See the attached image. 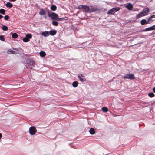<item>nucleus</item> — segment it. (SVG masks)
Listing matches in <instances>:
<instances>
[{
    "mask_svg": "<svg viewBox=\"0 0 155 155\" xmlns=\"http://www.w3.org/2000/svg\"><path fill=\"white\" fill-rule=\"evenodd\" d=\"M154 20L150 19V18H149L147 21V24L150 23L151 21H153Z\"/></svg>",
    "mask_w": 155,
    "mask_h": 155,
    "instance_id": "30",
    "label": "nucleus"
},
{
    "mask_svg": "<svg viewBox=\"0 0 155 155\" xmlns=\"http://www.w3.org/2000/svg\"><path fill=\"white\" fill-rule=\"evenodd\" d=\"M6 5L7 7H10V2H8L6 4Z\"/></svg>",
    "mask_w": 155,
    "mask_h": 155,
    "instance_id": "36",
    "label": "nucleus"
},
{
    "mask_svg": "<svg viewBox=\"0 0 155 155\" xmlns=\"http://www.w3.org/2000/svg\"><path fill=\"white\" fill-rule=\"evenodd\" d=\"M149 12V9L147 8L143 9L141 12H142L143 14V15H144V16H146L147 15V14Z\"/></svg>",
    "mask_w": 155,
    "mask_h": 155,
    "instance_id": "10",
    "label": "nucleus"
},
{
    "mask_svg": "<svg viewBox=\"0 0 155 155\" xmlns=\"http://www.w3.org/2000/svg\"><path fill=\"white\" fill-rule=\"evenodd\" d=\"M12 6H13L12 4L10 3V8H11L12 7Z\"/></svg>",
    "mask_w": 155,
    "mask_h": 155,
    "instance_id": "39",
    "label": "nucleus"
},
{
    "mask_svg": "<svg viewBox=\"0 0 155 155\" xmlns=\"http://www.w3.org/2000/svg\"><path fill=\"white\" fill-rule=\"evenodd\" d=\"M23 40L24 42H26L29 41V39L26 37H25L23 38Z\"/></svg>",
    "mask_w": 155,
    "mask_h": 155,
    "instance_id": "28",
    "label": "nucleus"
},
{
    "mask_svg": "<svg viewBox=\"0 0 155 155\" xmlns=\"http://www.w3.org/2000/svg\"><path fill=\"white\" fill-rule=\"evenodd\" d=\"M40 55L41 56L44 57L45 56L46 53H45L43 51H41L39 53Z\"/></svg>",
    "mask_w": 155,
    "mask_h": 155,
    "instance_id": "20",
    "label": "nucleus"
},
{
    "mask_svg": "<svg viewBox=\"0 0 155 155\" xmlns=\"http://www.w3.org/2000/svg\"><path fill=\"white\" fill-rule=\"evenodd\" d=\"M84 5H79L78 7V8L79 9H83Z\"/></svg>",
    "mask_w": 155,
    "mask_h": 155,
    "instance_id": "34",
    "label": "nucleus"
},
{
    "mask_svg": "<svg viewBox=\"0 0 155 155\" xmlns=\"http://www.w3.org/2000/svg\"><path fill=\"white\" fill-rule=\"evenodd\" d=\"M0 40L3 41H5V39L4 38L2 35L0 36Z\"/></svg>",
    "mask_w": 155,
    "mask_h": 155,
    "instance_id": "32",
    "label": "nucleus"
},
{
    "mask_svg": "<svg viewBox=\"0 0 155 155\" xmlns=\"http://www.w3.org/2000/svg\"><path fill=\"white\" fill-rule=\"evenodd\" d=\"M29 131L30 134L34 135L36 133L37 130L34 126H32L29 128Z\"/></svg>",
    "mask_w": 155,
    "mask_h": 155,
    "instance_id": "3",
    "label": "nucleus"
},
{
    "mask_svg": "<svg viewBox=\"0 0 155 155\" xmlns=\"http://www.w3.org/2000/svg\"><path fill=\"white\" fill-rule=\"evenodd\" d=\"M150 19H152L153 18H155V15H153L151 16L150 17H149Z\"/></svg>",
    "mask_w": 155,
    "mask_h": 155,
    "instance_id": "35",
    "label": "nucleus"
},
{
    "mask_svg": "<svg viewBox=\"0 0 155 155\" xmlns=\"http://www.w3.org/2000/svg\"><path fill=\"white\" fill-rule=\"evenodd\" d=\"M16 0H10V1H16Z\"/></svg>",
    "mask_w": 155,
    "mask_h": 155,
    "instance_id": "42",
    "label": "nucleus"
},
{
    "mask_svg": "<svg viewBox=\"0 0 155 155\" xmlns=\"http://www.w3.org/2000/svg\"><path fill=\"white\" fill-rule=\"evenodd\" d=\"M121 77L124 79H128L130 80H133L135 78L134 74L131 73L122 76Z\"/></svg>",
    "mask_w": 155,
    "mask_h": 155,
    "instance_id": "2",
    "label": "nucleus"
},
{
    "mask_svg": "<svg viewBox=\"0 0 155 155\" xmlns=\"http://www.w3.org/2000/svg\"><path fill=\"white\" fill-rule=\"evenodd\" d=\"M83 9L85 10V11L87 12H90V9L89 6L87 5H84Z\"/></svg>",
    "mask_w": 155,
    "mask_h": 155,
    "instance_id": "12",
    "label": "nucleus"
},
{
    "mask_svg": "<svg viewBox=\"0 0 155 155\" xmlns=\"http://www.w3.org/2000/svg\"><path fill=\"white\" fill-rule=\"evenodd\" d=\"M125 7L127 9L131 10H132L133 8V6L131 3H129L127 4L125 6Z\"/></svg>",
    "mask_w": 155,
    "mask_h": 155,
    "instance_id": "8",
    "label": "nucleus"
},
{
    "mask_svg": "<svg viewBox=\"0 0 155 155\" xmlns=\"http://www.w3.org/2000/svg\"><path fill=\"white\" fill-rule=\"evenodd\" d=\"M2 137V135L1 133H0V139Z\"/></svg>",
    "mask_w": 155,
    "mask_h": 155,
    "instance_id": "40",
    "label": "nucleus"
},
{
    "mask_svg": "<svg viewBox=\"0 0 155 155\" xmlns=\"http://www.w3.org/2000/svg\"><path fill=\"white\" fill-rule=\"evenodd\" d=\"M78 78L80 80V81L81 82L85 81H86V79L84 78H82V77H84V76L83 74H79L78 75Z\"/></svg>",
    "mask_w": 155,
    "mask_h": 155,
    "instance_id": "7",
    "label": "nucleus"
},
{
    "mask_svg": "<svg viewBox=\"0 0 155 155\" xmlns=\"http://www.w3.org/2000/svg\"><path fill=\"white\" fill-rule=\"evenodd\" d=\"M0 13L2 14H5V10L4 9H0Z\"/></svg>",
    "mask_w": 155,
    "mask_h": 155,
    "instance_id": "29",
    "label": "nucleus"
},
{
    "mask_svg": "<svg viewBox=\"0 0 155 155\" xmlns=\"http://www.w3.org/2000/svg\"><path fill=\"white\" fill-rule=\"evenodd\" d=\"M2 29L4 31H6L8 30V28L7 26L3 25L2 27Z\"/></svg>",
    "mask_w": 155,
    "mask_h": 155,
    "instance_id": "22",
    "label": "nucleus"
},
{
    "mask_svg": "<svg viewBox=\"0 0 155 155\" xmlns=\"http://www.w3.org/2000/svg\"><path fill=\"white\" fill-rule=\"evenodd\" d=\"M38 4H35V6H36V7H38Z\"/></svg>",
    "mask_w": 155,
    "mask_h": 155,
    "instance_id": "41",
    "label": "nucleus"
},
{
    "mask_svg": "<svg viewBox=\"0 0 155 155\" xmlns=\"http://www.w3.org/2000/svg\"><path fill=\"white\" fill-rule=\"evenodd\" d=\"M18 53V52L10 49V54H16Z\"/></svg>",
    "mask_w": 155,
    "mask_h": 155,
    "instance_id": "31",
    "label": "nucleus"
},
{
    "mask_svg": "<svg viewBox=\"0 0 155 155\" xmlns=\"http://www.w3.org/2000/svg\"><path fill=\"white\" fill-rule=\"evenodd\" d=\"M49 32V35L52 36L55 35L57 32V31L55 30H51Z\"/></svg>",
    "mask_w": 155,
    "mask_h": 155,
    "instance_id": "13",
    "label": "nucleus"
},
{
    "mask_svg": "<svg viewBox=\"0 0 155 155\" xmlns=\"http://www.w3.org/2000/svg\"><path fill=\"white\" fill-rule=\"evenodd\" d=\"M39 14L41 15H43L45 14V12L44 10L43 9H40L39 12Z\"/></svg>",
    "mask_w": 155,
    "mask_h": 155,
    "instance_id": "16",
    "label": "nucleus"
},
{
    "mask_svg": "<svg viewBox=\"0 0 155 155\" xmlns=\"http://www.w3.org/2000/svg\"><path fill=\"white\" fill-rule=\"evenodd\" d=\"M153 92L155 93V87H154L153 89Z\"/></svg>",
    "mask_w": 155,
    "mask_h": 155,
    "instance_id": "37",
    "label": "nucleus"
},
{
    "mask_svg": "<svg viewBox=\"0 0 155 155\" xmlns=\"http://www.w3.org/2000/svg\"><path fill=\"white\" fill-rule=\"evenodd\" d=\"M9 18V16L8 15H5L4 17V19L5 20H8Z\"/></svg>",
    "mask_w": 155,
    "mask_h": 155,
    "instance_id": "33",
    "label": "nucleus"
},
{
    "mask_svg": "<svg viewBox=\"0 0 155 155\" xmlns=\"http://www.w3.org/2000/svg\"><path fill=\"white\" fill-rule=\"evenodd\" d=\"M144 16V15H143V14L142 12H141L140 13H139L136 15V18L137 19L140 18L141 17Z\"/></svg>",
    "mask_w": 155,
    "mask_h": 155,
    "instance_id": "14",
    "label": "nucleus"
},
{
    "mask_svg": "<svg viewBox=\"0 0 155 155\" xmlns=\"http://www.w3.org/2000/svg\"><path fill=\"white\" fill-rule=\"evenodd\" d=\"M67 18H58V21H64L67 20Z\"/></svg>",
    "mask_w": 155,
    "mask_h": 155,
    "instance_id": "25",
    "label": "nucleus"
},
{
    "mask_svg": "<svg viewBox=\"0 0 155 155\" xmlns=\"http://www.w3.org/2000/svg\"><path fill=\"white\" fill-rule=\"evenodd\" d=\"M41 35L44 37H47L49 35V32L48 31H45L42 32Z\"/></svg>",
    "mask_w": 155,
    "mask_h": 155,
    "instance_id": "11",
    "label": "nucleus"
},
{
    "mask_svg": "<svg viewBox=\"0 0 155 155\" xmlns=\"http://www.w3.org/2000/svg\"><path fill=\"white\" fill-rule=\"evenodd\" d=\"M78 82L75 81L73 83L72 85L74 87H76L78 86Z\"/></svg>",
    "mask_w": 155,
    "mask_h": 155,
    "instance_id": "18",
    "label": "nucleus"
},
{
    "mask_svg": "<svg viewBox=\"0 0 155 155\" xmlns=\"http://www.w3.org/2000/svg\"><path fill=\"white\" fill-rule=\"evenodd\" d=\"M90 7L91 8V9H90V13L98 11L99 10L97 6L93 7L91 6H90Z\"/></svg>",
    "mask_w": 155,
    "mask_h": 155,
    "instance_id": "6",
    "label": "nucleus"
},
{
    "mask_svg": "<svg viewBox=\"0 0 155 155\" xmlns=\"http://www.w3.org/2000/svg\"><path fill=\"white\" fill-rule=\"evenodd\" d=\"M155 29V25L149 28H145L143 31H146L152 30Z\"/></svg>",
    "mask_w": 155,
    "mask_h": 155,
    "instance_id": "9",
    "label": "nucleus"
},
{
    "mask_svg": "<svg viewBox=\"0 0 155 155\" xmlns=\"http://www.w3.org/2000/svg\"><path fill=\"white\" fill-rule=\"evenodd\" d=\"M52 11H55L57 8L56 6L55 5H52L50 7Z\"/></svg>",
    "mask_w": 155,
    "mask_h": 155,
    "instance_id": "15",
    "label": "nucleus"
},
{
    "mask_svg": "<svg viewBox=\"0 0 155 155\" xmlns=\"http://www.w3.org/2000/svg\"><path fill=\"white\" fill-rule=\"evenodd\" d=\"M148 95L150 97H153L155 96V94L153 92L149 93L148 94Z\"/></svg>",
    "mask_w": 155,
    "mask_h": 155,
    "instance_id": "26",
    "label": "nucleus"
},
{
    "mask_svg": "<svg viewBox=\"0 0 155 155\" xmlns=\"http://www.w3.org/2000/svg\"><path fill=\"white\" fill-rule=\"evenodd\" d=\"M18 34L16 33H13L12 34V37L13 38H17Z\"/></svg>",
    "mask_w": 155,
    "mask_h": 155,
    "instance_id": "21",
    "label": "nucleus"
},
{
    "mask_svg": "<svg viewBox=\"0 0 155 155\" xmlns=\"http://www.w3.org/2000/svg\"><path fill=\"white\" fill-rule=\"evenodd\" d=\"M140 23L142 25L147 24V21L145 19H143L141 21Z\"/></svg>",
    "mask_w": 155,
    "mask_h": 155,
    "instance_id": "19",
    "label": "nucleus"
},
{
    "mask_svg": "<svg viewBox=\"0 0 155 155\" xmlns=\"http://www.w3.org/2000/svg\"><path fill=\"white\" fill-rule=\"evenodd\" d=\"M12 105H13V104H10V106Z\"/></svg>",
    "mask_w": 155,
    "mask_h": 155,
    "instance_id": "43",
    "label": "nucleus"
},
{
    "mask_svg": "<svg viewBox=\"0 0 155 155\" xmlns=\"http://www.w3.org/2000/svg\"><path fill=\"white\" fill-rule=\"evenodd\" d=\"M89 132L90 134L94 135L95 133V131L94 128H91L89 130Z\"/></svg>",
    "mask_w": 155,
    "mask_h": 155,
    "instance_id": "17",
    "label": "nucleus"
},
{
    "mask_svg": "<svg viewBox=\"0 0 155 155\" xmlns=\"http://www.w3.org/2000/svg\"><path fill=\"white\" fill-rule=\"evenodd\" d=\"M3 16L2 15H0V19H1L3 18Z\"/></svg>",
    "mask_w": 155,
    "mask_h": 155,
    "instance_id": "38",
    "label": "nucleus"
},
{
    "mask_svg": "<svg viewBox=\"0 0 155 155\" xmlns=\"http://www.w3.org/2000/svg\"><path fill=\"white\" fill-rule=\"evenodd\" d=\"M48 16L49 18H51L52 19L56 20L57 21L58 20V19L59 17L58 15L54 12H52L51 13L48 12Z\"/></svg>",
    "mask_w": 155,
    "mask_h": 155,
    "instance_id": "1",
    "label": "nucleus"
},
{
    "mask_svg": "<svg viewBox=\"0 0 155 155\" xmlns=\"http://www.w3.org/2000/svg\"><path fill=\"white\" fill-rule=\"evenodd\" d=\"M119 10V9L117 8H113L110 10H109L107 12L108 14L113 15L116 12L118 11Z\"/></svg>",
    "mask_w": 155,
    "mask_h": 155,
    "instance_id": "5",
    "label": "nucleus"
},
{
    "mask_svg": "<svg viewBox=\"0 0 155 155\" xmlns=\"http://www.w3.org/2000/svg\"><path fill=\"white\" fill-rule=\"evenodd\" d=\"M102 110L104 112H106L108 111V109L106 107H104L102 108Z\"/></svg>",
    "mask_w": 155,
    "mask_h": 155,
    "instance_id": "24",
    "label": "nucleus"
},
{
    "mask_svg": "<svg viewBox=\"0 0 155 155\" xmlns=\"http://www.w3.org/2000/svg\"><path fill=\"white\" fill-rule=\"evenodd\" d=\"M26 37L29 39L31 38L32 36L30 34H27L26 35Z\"/></svg>",
    "mask_w": 155,
    "mask_h": 155,
    "instance_id": "27",
    "label": "nucleus"
},
{
    "mask_svg": "<svg viewBox=\"0 0 155 155\" xmlns=\"http://www.w3.org/2000/svg\"><path fill=\"white\" fill-rule=\"evenodd\" d=\"M52 25H54L55 26H57L58 25V22L57 21H53L52 22Z\"/></svg>",
    "mask_w": 155,
    "mask_h": 155,
    "instance_id": "23",
    "label": "nucleus"
},
{
    "mask_svg": "<svg viewBox=\"0 0 155 155\" xmlns=\"http://www.w3.org/2000/svg\"><path fill=\"white\" fill-rule=\"evenodd\" d=\"M26 62L29 66H31L32 67H34L35 65V64L34 62L31 59H28L26 60Z\"/></svg>",
    "mask_w": 155,
    "mask_h": 155,
    "instance_id": "4",
    "label": "nucleus"
}]
</instances>
